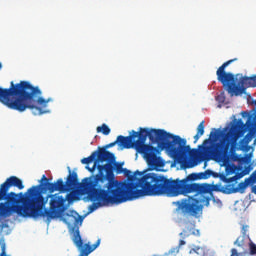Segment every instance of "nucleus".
<instances>
[{"mask_svg":"<svg viewBox=\"0 0 256 256\" xmlns=\"http://www.w3.org/2000/svg\"><path fill=\"white\" fill-rule=\"evenodd\" d=\"M69 174L66 178V182L63 179H58L57 182L48 183L47 186L49 193H69L75 191L77 187H80L84 193H87L90 201H94L89 206V213H93L99 207H109V205H121V203H127V201H133V199H139V197H145L147 195V184L145 183V174L143 172L136 171L132 176V179L127 181H119L108 169L107 175L103 176V170L100 168V173L93 177H87L79 183L77 172L71 171L69 168ZM96 201V202H95Z\"/></svg>","mask_w":256,"mask_h":256,"instance_id":"obj_1","label":"nucleus"},{"mask_svg":"<svg viewBox=\"0 0 256 256\" xmlns=\"http://www.w3.org/2000/svg\"><path fill=\"white\" fill-rule=\"evenodd\" d=\"M69 174L66 178V182L63 179H58L57 182L48 183L47 186L49 193H69L75 191L77 187H80L84 193H87L90 201H94L89 206V213H93L99 207H109V205H121V203H127V201H133V199H139V197H145L147 195V184L145 183V174L143 172L136 171L132 176V179L127 181H119L108 169L107 175L103 176V170L100 168V173L93 177H87L79 183L77 172L71 171L69 168ZM96 201V202H95Z\"/></svg>","mask_w":256,"mask_h":256,"instance_id":"obj_2","label":"nucleus"},{"mask_svg":"<svg viewBox=\"0 0 256 256\" xmlns=\"http://www.w3.org/2000/svg\"><path fill=\"white\" fill-rule=\"evenodd\" d=\"M126 138H130V149L134 147L137 153L143 155L149 167L165 165L159 156L163 150L167 151L172 159H183L191 153V146L187 145L186 139L163 129L139 128L138 132L132 130Z\"/></svg>","mask_w":256,"mask_h":256,"instance_id":"obj_3","label":"nucleus"},{"mask_svg":"<svg viewBox=\"0 0 256 256\" xmlns=\"http://www.w3.org/2000/svg\"><path fill=\"white\" fill-rule=\"evenodd\" d=\"M211 175H213V171L206 170L204 172L189 174L182 180L179 178L172 180L156 173H146L144 174V181L148 196L168 195V197H179V195H189V193L207 195L215 191L213 185L193 183V181L209 179Z\"/></svg>","mask_w":256,"mask_h":256,"instance_id":"obj_4","label":"nucleus"},{"mask_svg":"<svg viewBox=\"0 0 256 256\" xmlns=\"http://www.w3.org/2000/svg\"><path fill=\"white\" fill-rule=\"evenodd\" d=\"M2 67L0 62V69ZM41 95H43L41 89L38 86H33L29 81H20L16 84L12 81L9 88L0 87V103L8 109L19 111V113H23L27 109H30L33 115L49 113L48 110L43 111L42 108L47 107L53 98L45 99Z\"/></svg>","mask_w":256,"mask_h":256,"instance_id":"obj_5","label":"nucleus"},{"mask_svg":"<svg viewBox=\"0 0 256 256\" xmlns=\"http://www.w3.org/2000/svg\"><path fill=\"white\" fill-rule=\"evenodd\" d=\"M228 127L223 130L213 129L210 132L209 139L203 141V145H208L210 141H217L221 137L220 142L212 145L210 153L212 157L219 163L227 164L229 161H240L242 163H250L251 157H239L237 155V142L245 133H247V126L243 123V120L239 119L234 122L229 131Z\"/></svg>","mask_w":256,"mask_h":256,"instance_id":"obj_6","label":"nucleus"},{"mask_svg":"<svg viewBox=\"0 0 256 256\" xmlns=\"http://www.w3.org/2000/svg\"><path fill=\"white\" fill-rule=\"evenodd\" d=\"M29 196L23 197V193L5 192L0 190V221L17 213L20 217H31L33 219V207L35 201V186L28 189Z\"/></svg>","mask_w":256,"mask_h":256,"instance_id":"obj_7","label":"nucleus"},{"mask_svg":"<svg viewBox=\"0 0 256 256\" xmlns=\"http://www.w3.org/2000/svg\"><path fill=\"white\" fill-rule=\"evenodd\" d=\"M45 183L50 182L47 176L43 175L40 180V185L35 186L34 188V199H36V201H34L32 219H37L39 217H43V219H45L46 217L49 223L51 219H57V217H59L61 213L59 209L63 207L65 201H71V199H73V195L67 194L66 198L59 194L48 195L47 197H51V200L50 209H47L45 208V205H47V198L43 197V195L39 193V187H42V191H49L47 186H45Z\"/></svg>","mask_w":256,"mask_h":256,"instance_id":"obj_8","label":"nucleus"},{"mask_svg":"<svg viewBox=\"0 0 256 256\" xmlns=\"http://www.w3.org/2000/svg\"><path fill=\"white\" fill-rule=\"evenodd\" d=\"M234 61H237V58L228 60L224 62L216 71L217 80L222 83L224 89L231 95H239L241 93V89L245 90L249 87H253V80L252 76L247 77L244 76L240 79L238 85L235 83L236 78L235 75L231 72H225V69L231 65V63H234Z\"/></svg>","mask_w":256,"mask_h":256,"instance_id":"obj_9","label":"nucleus"},{"mask_svg":"<svg viewBox=\"0 0 256 256\" xmlns=\"http://www.w3.org/2000/svg\"><path fill=\"white\" fill-rule=\"evenodd\" d=\"M96 160L100 161V163H105V161H107V163L104 165H98L97 175H99L101 173V169H102L103 177L107 176V172L109 171V169L111 170L112 175H115V173H114L115 168L113 167V161H115V154H113L105 149H99L98 152L94 151L87 158H83L81 160V163L83 165H89V163H93V161H96Z\"/></svg>","mask_w":256,"mask_h":256,"instance_id":"obj_10","label":"nucleus"},{"mask_svg":"<svg viewBox=\"0 0 256 256\" xmlns=\"http://www.w3.org/2000/svg\"><path fill=\"white\" fill-rule=\"evenodd\" d=\"M177 206V211H181L182 215H189L190 217H199V213L203 211V205L199 199L190 197L189 199H182L174 202Z\"/></svg>","mask_w":256,"mask_h":256,"instance_id":"obj_11","label":"nucleus"},{"mask_svg":"<svg viewBox=\"0 0 256 256\" xmlns=\"http://www.w3.org/2000/svg\"><path fill=\"white\" fill-rule=\"evenodd\" d=\"M253 240L249 237V225L243 224L241 227V235L236 239L234 245L241 249L239 252L236 248L231 249V256H246L249 255V245Z\"/></svg>","mask_w":256,"mask_h":256,"instance_id":"obj_12","label":"nucleus"},{"mask_svg":"<svg viewBox=\"0 0 256 256\" xmlns=\"http://www.w3.org/2000/svg\"><path fill=\"white\" fill-rule=\"evenodd\" d=\"M72 241L79 250L80 254L79 256H89L97 247L101 245V239H98L95 244L91 245L89 242L86 244H83V238H81V232L79 231V228H76L73 236Z\"/></svg>","mask_w":256,"mask_h":256,"instance_id":"obj_13","label":"nucleus"},{"mask_svg":"<svg viewBox=\"0 0 256 256\" xmlns=\"http://www.w3.org/2000/svg\"><path fill=\"white\" fill-rule=\"evenodd\" d=\"M10 187H16L19 191L25 189V185H23V180L19 179L17 176H10L5 180L4 183L0 185V191L2 195L5 193H9Z\"/></svg>","mask_w":256,"mask_h":256,"instance_id":"obj_14","label":"nucleus"},{"mask_svg":"<svg viewBox=\"0 0 256 256\" xmlns=\"http://www.w3.org/2000/svg\"><path fill=\"white\" fill-rule=\"evenodd\" d=\"M116 145H119V147H122L123 149H131V138H127V136L119 135L116 139V141L111 142L104 146V148L99 149H111V147H115Z\"/></svg>","mask_w":256,"mask_h":256,"instance_id":"obj_15","label":"nucleus"},{"mask_svg":"<svg viewBox=\"0 0 256 256\" xmlns=\"http://www.w3.org/2000/svg\"><path fill=\"white\" fill-rule=\"evenodd\" d=\"M205 135V121L200 122V124L197 127V133L194 136V143H197L201 137Z\"/></svg>","mask_w":256,"mask_h":256,"instance_id":"obj_16","label":"nucleus"},{"mask_svg":"<svg viewBox=\"0 0 256 256\" xmlns=\"http://www.w3.org/2000/svg\"><path fill=\"white\" fill-rule=\"evenodd\" d=\"M245 177L244 172L236 173L235 176L231 178H226L225 183H234V181H239V179H243Z\"/></svg>","mask_w":256,"mask_h":256,"instance_id":"obj_17","label":"nucleus"},{"mask_svg":"<svg viewBox=\"0 0 256 256\" xmlns=\"http://www.w3.org/2000/svg\"><path fill=\"white\" fill-rule=\"evenodd\" d=\"M97 133H103V135H109L111 133V128L107 124H102L96 128Z\"/></svg>","mask_w":256,"mask_h":256,"instance_id":"obj_18","label":"nucleus"},{"mask_svg":"<svg viewBox=\"0 0 256 256\" xmlns=\"http://www.w3.org/2000/svg\"><path fill=\"white\" fill-rule=\"evenodd\" d=\"M112 165H113L114 169H116L117 173H123V171L130 173V171L127 170L126 168L123 169V164H119V163L115 162V158H114V161L112 162Z\"/></svg>","mask_w":256,"mask_h":256,"instance_id":"obj_19","label":"nucleus"},{"mask_svg":"<svg viewBox=\"0 0 256 256\" xmlns=\"http://www.w3.org/2000/svg\"><path fill=\"white\" fill-rule=\"evenodd\" d=\"M0 247H1L0 256H11V255H7V244H5V239H0Z\"/></svg>","mask_w":256,"mask_h":256,"instance_id":"obj_20","label":"nucleus"},{"mask_svg":"<svg viewBox=\"0 0 256 256\" xmlns=\"http://www.w3.org/2000/svg\"><path fill=\"white\" fill-rule=\"evenodd\" d=\"M247 142L242 138L239 143L237 142V151H243V149H245V147H247Z\"/></svg>","mask_w":256,"mask_h":256,"instance_id":"obj_21","label":"nucleus"},{"mask_svg":"<svg viewBox=\"0 0 256 256\" xmlns=\"http://www.w3.org/2000/svg\"><path fill=\"white\" fill-rule=\"evenodd\" d=\"M248 247V255H256V244H254L253 240L250 242V245H248Z\"/></svg>","mask_w":256,"mask_h":256,"instance_id":"obj_22","label":"nucleus"},{"mask_svg":"<svg viewBox=\"0 0 256 256\" xmlns=\"http://www.w3.org/2000/svg\"><path fill=\"white\" fill-rule=\"evenodd\" d=\"M99 163H101V161L95 160L93 167L89 168L88 166H86V169H88V171H90V173H93L96 169H99V165H101Z\"/></svg>","mask_w":256,"mask_h":256,"instance_id":"obj_23","label":"nucleus"},{"mask_svg":"<svg viewBox=\"0 0 256 256\" xmlns=\"http://www.w3.org/2000/svg\"><path fill=\"white\" fill-rule=\"evenodd\" d=\"M190 235H193V232H191V230L189 232H187V230H183L180 233V237H182V239H187V237H189Z\"/></svg>","mask_w":256,"mask_h":256,"instance_id":"obj_24","label":"nucleus"},{"mask_svg":"<svg viewBox=\"0 0 256 256\" xmlns=\"http://www.w3.org/2000/svg\"><path fill=\"white\" fill-rule=\"evenodd\" d=\"M243 139L249 145V143H251V141L253 140V135H251V133H248L244 136Z\"/></svg>","mask_w":256,"mask_h":256,"instance_id":"obj_25","label":"nucleus"},{"mask_svg":"<svg viewBox=\"0 0 256 256\" xmlns=\"http://www.w3.org/2000/svg\"><path fill=\"white\" fill-rule=\"evenodd\" d=\"M251 171H253V166L249 165V166H246L242 172H244V175H249Z\"/></svg>","mask_w":256,"mask_h":256,"instance_id":"obj_26","label":"nucleus"},{"mask_svg":"<svg viewBox=\"0 0 256 256\" xmlns=\"http://www.w3.org/2000/svg\"><path fill=\"white\" fill-rule=\"evenodd\" d=\"M216 101H218V103H225V96L223 94L218 95Z\"/></svg>","mask_w":256,"mask_h":256,"instance_id":"obj_27","label":"nucleus"},{"mask_svg":"<svg viewBox=\"0 0 256 256\" xmlns=\"http://www.w3.org/2000/svg\"><path fill=\"white\" fill-rule=\"evenodd\" d=\"M250 81H252L253 87H256V75L252 76V78H250Z\"/></svg>","mask_w":256,"mask_h":256,"instance_id":"obj_28","label":"nucleus"},{"mask_svg":"<svg viewBox=\"0 0 256 256\" xmlns=\"http://www.w3.org/2000/svg\"><path fill=\"white\" fill-rule=\"evenodd\" d=\"M185 243H186L185 240H180V241H179L180 247L183 246V245H185Z\"/></svg>","mask_w":256,"mask_h":256,"instance_id":"obj_29","label":"nucleus"},{"mask_svg":"<svg viewBox=\"0 0 256 256\" xmlns=\"http://www.w3.org/2000/svg\"><path fill=\"white\" fill-rule=\"evenodd\" d=\"M75 223H79V219L78 218H75Z\"/></svg>","mask_w":256,"mask_h":256,"instance_id":"obj_30","label":"nucleus"},{"mask_svg":"<svg viewBox=\"0 0 256 256\" xmlns=\"http://www.w3.org/2000/svg\"><path fill=\"white\" fill-rule=\"evenodd\" d=\"M3 227H4L3 225H0V231H3Z\"/></svg>","mask_w":256,"mask_h":256,"instance_id":"obj_31","label":"nucleus"},{"mask_svg":"<svg viewBox=\"0 0 256 256\" xmlns=\"http://www.w3.org/2000/svg\"><path fill=\"white\" fill-rule=\"evenodd\" d=\"M242 115H247V112H242Z\"/></svg>","mask_w":256,"mask_h":256,"instance_id":"obj_32","label":"nucleus"}]
</instances>
